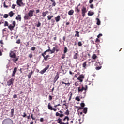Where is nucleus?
Instances as JSON below:
<instances>
[{
    "label": "nucleus",
    "mask_w": 124,
    "mask_h": 124,
    "mask_svg": "<svg viewBox=\"0 0 124 124\" xmlns=\"http://www.w3.org/2000/svg\"><path fill=\"white\" fill-rule=\"evenodd\" d=\"M56 117H59L56 120V122L59 124H69V117L68 116H65L63 120L61 118H63L64 116L63 113H60L58 112H57L55 114Z\"/></svg>",
    "instance_id": "nucleus-1"
},
{
    "label": "nucleus",
    "mask_w": 124,
    "mask_h": 124,
    "mask_svg": "<svg viewBox=\"0 0 124 124\" xmlns=\"http://www.w3.org/2000/svg\"><path fill=\"white\" fill-rule=\"evenodd\" d=\"M16 50H11L9 55V57L12 58V62L15 63H16L18 60V58L16 56Z\"/></svg>",
    "instance_id": "nucleus-2"
},
{
    "label": "nucleus",
    "mask_w": 124,
    "mask_h": 124,
    "mask_svg": "<svg viewBox=\"0 0 124 124\" xmlns=\"http://www.w3.org/2000/svg\"><path fill=\"white\" fill-rule=\"evenodd\" d=\"M48 47L49 48L48 49H47V50H45V52H44L43 53L41 54V55L44 58V60H45L46 61H47V60H48L49 59H50V56L49 55V54L46 55H47V52H49L50 51H51V49L50 48V46H48Z\"/></svg>",
    "instance_id": "nucleus-3"
},
{
    "label": "nucleus",
    "mask_w": 124,
    "mask_h": 124,
    "mask_svg": "<svg viewBox=\"0 0 124 124\" xmlns=\"http://www.w3.org/2000/svg\"><path fill=\"white\" fill-rule=\"evenodd\" d=\"M34 10H29V12L28 14H26L24 17L25 20L30 19L33 16V14Z\"/></svg>",
    "instance_id": "nucleus-4"
},
{
    "label": "nucleus",
    "mask_w": 124,
    "mask_h": 124,
    "mask_svg": "<svg viewBox=\"0 0 124 124\" xmlns=\"http://www.w3.org/2000/svg\"><path fill=\"white\" fill-rule=\"evenodd\" d=\"M2 124H13V121L11 119H5L2 122Z\"/></svg>",
    "instance_id": "nucleus-5"
},
{
    "label": "nucleus",
    "mask_w": 124,
    "mask_h": 124,
    "mask_svg": "<svg viewBox=\"0 0 124 124\" xmlns=\"http://www.w3.org/2000/svg\"><path fill=\"white\" fill-rule=\"evenodd\" d=\"M3 6L4 8H8L11 7V2L10 1H6L4 2Z\"/></svg>",
    "instance_id": "nucleus-6"
},
{
    "label": "nucleus",
    "mask_w": 124,
    "mask_h": 124,
    "mask_svg": "<svg viewBox=\"0 0 124 124\" xmlns=\"http://www.w3.org/2000/svg\"><path fill=\"white\" fill-rule=\"evenodd\" d=\"M47 107L48 109H49L50 110H53L54 111H56L57 110V108H54L53 107H52V105L51 104V103H48V105H47Z\"/></svg>",
    "instance_id": "nucleus-7"
},
{
    "label": "nucleus",
    "mask_w": 124,
    "mask_h": 124,
    "mask_svg": "<svg viewBox=\"0 0 124 124\" xmlns=\"http://www.w3.org/2000/svg\"><path fill=\"white\" fill-rule=\"evenodd\" d=\"M87 9L85 7H83L82 9H81V15L82 16L84 17L85 16V14L87 13Z\"/></svg>",
    "instance_id": "nucleus-8"
},
{
    "label": "nucleus",
    "mask_w": 124,
    "mask_h": 124,
    "mask_svg": "<svg viewBox=\"0 0 124 124\" xmlns=\"http://www.w3.org/2000/svg\"><path fill=\"white\" fill-rule=\"evenodd\" d=\"M87 89L88 86L87 85H86L85 87H84L83 86H82L81 88L80 87H78V93H79L80 92H83V90L86 91Z\"/></svg>",
    "instance_id": "nucleus-9"
},
{
    "label": "nucleus",
    "mask_w": 124,
    "mask_h": 124,
    "mask_svg": "<svg viewBox=\"0 0 124 124\" xmlns=\"http://www.w3.org/2000/svg\"><path fill=\"white\" fill-rule=\"evenodd\" d=\"M14 82V78H11V79H9V81H7V85H8L9 86L13 85Z\"/></svg>",
    "instance_id": "nucleus-10"
},
{
    "label": "nucleus",
    "mask_w": 124,
    "mask_h": 124,
    "mask_svg": "<svg viewBox=\"0 0 124 124\" xmlns=\"http://www.w3.org/2000/svg\"><path fill=\"white\" fill-rule=\"evenodd\" d=\"M49 67V65H47L46 68H45L44 69H43V70H42V71H41L40 72V73L41 74H42V75L45 74V72H46V71H47V70L48 69Z\"/></svg>",
    "instance_id": "nucleus-11"
},
{
    "label": "nucleus",
    "mask_w": 124,
    "mask_h": 124,
    "mask_svg": "<svg viewBox=\"0 0 124 124\" xmlns=\"http://www.w3.org/2000/svg\"><path fill=\"white\" fill-rule=\"evenodd\" d=\"M22 0H17L16 1V4L19 6L21 7V6L24 5V3L22 1Z\"/></svg>",
    "instance_id": "nucleus-12"
},
{
    "label": "nucleus",
    "mask_w": 124,
    "mask_h": 124,
    "mask_svg": "<svg viewBox=\"0 0 124 124\" xmlns=\"http://www.w3.org/2000/svg\"><path fill=\"white\" fill-rule=\"evenodd\" d=\"M79 54L78 50H77L76 53H75V54L74 55L73 59H75V60L78 59V58L79 57V54Z\"/></svg>",
    "instance_id": "nucleus-13"
},
{
    "label": "nucleus",
    "mask_w": 124,
    "mask_h": 124,
    "mask_svg": "<svg viewBox=\"0 0 124 124\" xmlns=\"http://www.w3.org/2000/svg\"><path fill=\"white\" fill-rule=\"evenodd\" d=\"M17 69H18V68H17V67H15L14 68L13 71L12 72V77H14V76H15V75L16 74V73L17 71Z\"/></svg>",
    "instance_id": "nucleus-14"
},
{
    "label": "nucleus",
    "mask_w": 124,
    "mask_h": 124,
    "mask_svg": "<svg viewBox=\"0 0 124 124\" xmlns=\"http://www.w3.org/2000/svg\"><path fill=\"white\" fill-rule=\"evenodd\" d=\"M84 78V76L80 75V76L78 77V79L79 81V82H83V79Z\"/></svg>",
    "instance_id": "nucleus-15"
},
{
    "label": "nucleus",
    "mask_w": 124,
    "mask_h": 124,
    "mask_svg": "<svg viewBox=\"0 0 124 124\" xmlns=\"http://www.w3.org/2000/svg\"><path fill=\"white\" fill-rule=\"evenodd\" d=\"M80 5V3L78 5V6L75 7V11L78 13H79L80 12V9H79V7Z\"/></svg>",
    "instance_id": "nucleus-16"
},
{
    "label": "nucleus",
    "mask_w": 124,
    "mask_h": 124,
    "mask_svg": "<svg viewBox=\"0 0 124 124\" xmlns=\"http://www.w3.org/2000/svg\"><path fill=\"white\" fill-rule=\"evenodd\" d=\"M49 13V11H43L42 13V16L43 17H45L46 15L47 14H48Z\"/></svg>",
    "instance_id": "nucleus-17"
},
{
    "label": "nucleus",
    "mask_w": 124,
    "mask_h": 124,
    "mask_svg": "<svg viewBox=\"0 0 124 124\" xmlns=\"http://www.w3.org/2000/svg\"><path fill=\"white\" fill-rule=\"evenodd\" d=\"M63 84H64L65 85V86H66V85H67V87H69V86L71 84V83L69 82L68 80H67V83H65L64 81H62V82L61 84V85H62Z\"/></svg>",
    "instance_id": "nucleus-18"
},
{
    "label": "nucleus",
    "mask_w": 124,
    "mask_h": 124,
    "mask_svg": "<svg viewBox=\"0 0 124 124\" xmlns=\"http://www.w3.org/2000/svg\"><path fill=\"white\" fill-rule=\"evenodd\" d=\"M55 19L56 22L58 23V22H59L61 19L60 16L58 15L55 18Z\"/></svg>",
    "instance_id": "nucleus-19"
},
{
    "label": "nucleus",
    "mask_w": 124,
    "mask_h": 124,
    "mask_svg": "<svg viewBox=\"0 0 124 124\" xmlns=\"http://www.w3.org/2000/svg\"><path fill=\"white\" fill-rule=\"evenodd\" d=\"M59 76L58 74H57L56 76L54 78V83H56V82L59 79Z\"/></svg>",
    "instance_id": "nucleus-20"
},
{
    "label": "nucleus",
    "mask_w": 124,
    "mask_h": 124,
    "mask_svg": "<svg viewBox=\"0 0 124 124\" xmlns=\"http://www.w3.org/2000/svg\"><path fill=\"white\" fill-rule=\"evenodd\" d=\"M94 12H93L92 11H88V13H87V15L89 16H92L94 15Z\"/></svg>",
    "instance_id": "nucleus-21"
},
{
    "label": "nucleus",
    "mask_w": 124,
    "mask_h": 124,
    "mask_svg": "<svg viewBox=\"0 0 124 124\" xmlns=\"http://www.w3.org/2000/svg\"><path fill=\"white\" fill-rule=\"evenodd\" d=\"M74 13V11L73 10H71L68 11V14L69 16H72Z\"/></svg>",
    "instance_id": "nucleus-22"
},
{
    "label": "nucleus",
    "mask_w": 124,
    "mask_h": 124,
    "mask_svg": "<svg viewBox=\"0 0 124 124\" xmlns=\"http://www.w3.org/2000/svg\"><path fill=\"white\" fill-rule=\"evenodd\" d=\"M33 74V71H31L30 73H29V74L27 75L28 78L30 79L31 77V75Z\"/></svg>",
    "instance_id": "nucleus-23"
},
{
    "label": "nucleus",
    "mask_w": 124,
    "mask_h": 124,
    "mask_svg": "<svg viewBox=\"0 0 124 124\" xmlns=\"http://www.w3.org/2000/svg\"><path fill=\"white\" fill-rule=\"evenodd\" d=\"M15 13H13L12 11H10V13H9V16L10 17H12L14 16Z\"/></svg>",
    "instance_id": "nucleus-24"
},
{
    "label": "nucleus",
    "mask_w": 124,
    "mask_h": 124,
    "mask_svg": "<svg viewBox=\"0 0 124 124\" xmlns=\"http://www.w3.org/2000/svg\"><path fill=\"white\" fill-rule=\"evenodd\" d=\"M96 20H97L96 24L98 25H100V24H101L100 19L98 18H96Z\"/></svg>",
    "instance_id": "nucleus-25"
},
{
    "label": "nucleus",
    "mask_w": 124,
    "mask_h": 124,
    "mask_svg": "<svg viewBox=\"0 0 124 124\" xmlns=\"http://www.w3.org/2000/svg\"><path fill=\"white\" fill-rule=\"evenodd\" d=\"M63 108H64V109H66L67 108H68V105H67L66 103H64L63 104Z\"/></svg>",
    "instance_id": "nucleus-26"
},
{
    "label": "nucleus",
    "mask_w": 124,
    "mask_h": 124,
    "mask_svg": "<svg viewBox=\"0 0 124 124\" xmlns=\"http://www.w3.org/2000/svg\"><path fill=\"white\" fill-rule=\"evenodd\" d=\"M87 62L85 61L83 64H82V67L84 68H87Z\"/></svg>",
    "instance_id": "nucleus-27"
},
{
    "label": "nucleus",
    "mask_w": 124,
    "mask_h": 124,
    "mask_svg": "<svg viewBox=\"0 0 124 124\" xmlns=\"http://www.w3.org/2000/svg\"><path fill=\"white\" fill-rule=\"evenodd\" d=\"M16 20H18L20 21L21 20V15H18V16L16 17Z\"/></svg>",
    "instance_id": "nucleus-28"
},
{
    "label": "nucleus",
    "mask_w": 124,
    "mask_h": 124,
    "mask_svg": "<svg viewBox=\"0 0 124 124\" xmlns=\"http://www.w3.org/2000/svg\"><path fill=\"white\" fill-rule=\"evenodd\" d=\"M54 17V16L53 15H48L47 16V19L48 20H50L52 19V18Z\"/></svg>",
    "instance_id": "nucleus-29"
},
{
    "label": "nucleus",
    "mask_w": 124,
    "mask_h": 124,
    "mask_svg": "<svg viewBox=\"0 0 124 124\" xmlns=\"http://www.w3.org/2000/svg\"><path fill=\"white\" fill-rule=\"evenodd\" d=\"M75 32L76 33L75 35V36H77L78 37H79V32H78V31H76Z\"/></svg>",
    "instance_id": "nucleus-30"
},
{
    "label": "nucleus",
    "mask_w": 124,
    "mask_h": 124,
    "mask_svg": "<svg viewBox=\"0 0 124 124\" xmlns=\"http://www.w3.org/2000/svg\"><path fill=\"white\" fill-rule=\"evenodd\" d=\"M92 58L93 60H95L96 58H97V56L95 54H93L92 56Z\"/></svg>",
    "instance_id": "nucleus-31"
},
{
    "label": "nucleus",
    "mask_w": 124,
    "mask_h": 124,
    "mask_svg": "<svg viewBox=\"0 0 124 124\" xmlns=\"http://www.w3.org/2000/svg\"><path fill=\"white\" fill-rule=\"evenodd\" d=\"M50 54H54L55 52V47H53V49L52 50H50Z\"/></svg>",
    "instance_id": "nucleus-32"
},
{
    "label": "nucleus",
    "mask_w": 124,
    "mask_h": 124,
    "mask_svg": "<svg viewBox=\"0 0 124 124\" xmlns=\"http://www.w3.org/2000/svg\"><path fill=\"white\" fill-rule=\"evenodd\" d=\"M8 28L10 30V31H13V30L14 29V26L12 25H9L8 26Z\"/></svg>",
    "instance_id": "nucleus-33"
},
{
    "label": "nucleus",
    "mask_w": 124,
    "mask_h": 124,
    "mask_svg": "<svg viewBox=\"0 0 124 124\" xmlns=\"http://www.w3.org/2000/svg\"><path fill=\"white\" fill-rule=\"evenodd\" d=\"M80 84V81H76V82L75 83V86L78 87L79 86Z\"/></svg>",
    "instance_id": "nucleus-34"
},
{
    "label": "nucleus",
    "mask_w": 124,
    "mask_h": 124,
    "mask_svg": "<svg viewBox=\"0 0 124 124\" xmlns=\"http://www.w3.org/2000/svg\"><path fill=\"white\" fill-rule=\"evenodd\" d=\"M78 46H82L83 45V44H82V42L79 41L78 42Z\"/></svg>",
    "instance_id": "nucleus-35"
},
{
    "label": "nucleus",
    "mask_w": 124,
    "mask_h": 124,
    "mask_svg": "<svg viewBox=\"0 0 124 124\" xmlns=\"http://www.w3.org/2000/svg\"><path fill=\"white\" fill-rule=\"evenodd\" d=\"M14 114V108H13L11 109V115L13 117Z\"/></svg>",
    "instance_id": "nucleus-36"
},
{
    "label": "nucleus",
    "mask_w": 124,
    "mask_h": 124,
    "mask_svg": "<svg viewBox=\"0 0 124 124\" xmlns=\"http://www.w3.org/2000/svg\"><path fill=\"white\" fill-rule=\"evenodd\" d=\"M87 108L85 107L83 108V112L84 114H87Z\"/></svg>",
    "instance_id": "nucleus-37"
},
{
    "label": "nucleus",
    "mask_w": 124,
    "mask_h": 124,
    "mask_svg": "<svg viewBox=\"0 0 124 124\" xmlns=\"http://www.w3.org/2000/svg\"><path fill=\"white\" fill-rule=\"evenodd\" d=\"M55 51H56L57 52H58L60 51V49H59V46H55Z\"/></svg>",
    "instance_id": "nucleus-38"
},
{
    "label": "nucleus",
    "mask_w": 124,
    "mask_h": 124,
    "mask_svg": "<svg viewBox=\"0 0 124 124\" xmlns=\"http://www.w3.org/2000/svg\"><path fill=\"white\" fill-rule=\"evenodd\" d=\"M68 51V49L66 47V46H64V54H65Z\"/></svg>",
    "instance_id": "nucleus-39"
},
{
    "label": "nucleus",
    "mask_w": 124,
    "mask_h": 124,
    "mask_svg": "<svg viewBox=\"0 0 124 124\" xmlns=\"http://www.w3.org/2000/svg\"><path fill=\"white\" fill-rule=\"evenodd\" d=\"M41 23L40 21H38V23L36 24V26L37 27H41Z\"/></svg>",
    "instance_id": "nucleus-40"
},
{
    "label": "nucleus",
    "mask_w": 124,
    "mask_h": 124,
    "mask_svg": "<svg viewBox=\"0 0 124 124\" xmlns=\"http://www.w3.org/2000/svg\"><path fill=\"white\" fill-rule=\"evenodd\" d=\"M70 95L69 96V101H70L72 98V94H73V93L72 92H70Z\"/></svg>",
    "instance_id": "nucleus-41"
},
{
    "label": "nucleus",
    "mask_w": 124,
    "mask_h": 124,
    "mask_svg": "<svg viewBox=\"0 0 124 124\" xmlns=\"http://www.w3.org/2000/svg\"><path fill=\"white\" fill-rule=\"evenodd\" d=\"M76 101H77L78 102H79L80 101V99H79V96H77L75 98Z\"/></svg>",
    "instance_id": "nucleus-42"
},
{
    "label": "nucleus",
    "mask_w": 124,
    "mask_h": 124,
    "mask_svg": "<svg viewBox=\"0 0 124 124\" xmlns=\"http://www.w3.org/2000/svg\"><path fill=\"white\" fill-rule=\"evenodd\" d=\"M9 16L8 14H5L3 16V17L6 19Z\"/></svg>",
    "instance_id": "nucleus-43"
},
{
    "label": "nucleus",
    "mask_w": 124,
    "mask_h": 124,
    "mask_svg": "<svg viewBox=\"0 0 124 124\" xmlns=\"http://www.w3.org/2000/svg\"><path fill=\"white\" fill-rule=\"evenodd\" d=\"M65 114L66 115H69V110L67 109L66 112H65Z\"/></svg>",
    "instance_id": "nucleus-44"
},
{
    "label": "nucleus",
    "mask_w": 124,
    "mask_h": 124,
    "mask_svg": "<svg viewBox=\"0 0 124 124\" xmlns=\"http://www.w3.org/2000/svg\"><path fill=\"white\" fill-rule=\"evenodd\" d=\"M12 24L13 25V26L14 27V28L15 27L16 25V22L15 21H13Z\"/></svg>",
    "instance_id": "nucleus-45"
},
{
    "label": "nucleus",
    "mask_w": 124,
    "mask_h": 124,
    "mask_svg": "<svg viewBox=\"0 0 124 124\" xmlns=\"http://www.w3.org/2000/svg\"><path fill=\"white\" fill-rule=\"evenodd\" d=\"M23 118H25L27 117V113L26 112L23 113V115H22Z\"/></svg>",
    "instance_id": "nucleus-46"
},
{
    "label": "nucleus",
    "mask_w": 124,
    "mask_h": 124,
    "mask_svg": "<svg viewBox=\"0 0 124 124\" xmlns=\"http://www.w3.org/2000/svg\"><path fill=\"white\" fill-rule=\"evenodd\" d=\"M102 68V66H100V67H97L95 68V69L96 70H99L101 69V68Z\"/></svg>",
    "instance_id": "nucleus-47"
},
{
    "label": "nucleus",
    "mask_w": 124,
    "mask_h": 124,
    "mask_svg": "<svg viewBox=\"0 0 124 124\" xmlns=\"http://www.w3.org/2000/svg\"><path fill=\"white\" fill-rule=\"evenodd\" d=\"M61 58L64 59L65 58V54H62Z\"/></svg>",
    "instance_id": "nucleus-48"
},
{
    "label": "nucleus",
    "mask_w": 124,
    "mask_h": 124,
    "mask_svg": "<svg viewBox=\"0 0 124 124\" xmlns=\"http://www.w3.org/2000/svg\"><path fill=\"white\" fill-rule=\"evenodd\" d=\"M80 106L81 108H83L85 107V104L84 103H80Z\"/></svg>",
    "instance_id": "nucleus-49"
},
{
    "label": "nucleus",
    "mask_w": 124,
    "mask_h": 124,
    "mask_svg": "<svg viewBox=\"0 0 124 124\" xmlns=\"http://www.w3.org/2000/svg\"><path fill=\"white\" fill-rule=\"evenodd\" d=\"M31 118L32 120H35L36 118L35 117H33V114L32 113L31 115Z\"/></svg>",
    "instance_id": "nucleus-50"
},
{
    "label": "nucleus",
    "mask_w": 124,
    "mask_h": 124,
    "mask_svg": "<svg viewBox=\"0 0 124 124\" xmlns=\"http://www.w3.org/2000/svg\"><path fill=\"white\" fill-rule=\"evenodd\" d=\"M95 42L96 43H100V40H99V39H98V38H96V40H95Z\"/></svg>",
    "instance_id": "nucleus-51"
},
{
    "label": "nucleus",
    "mask_w": 124,
    "mask_h": 124,
    "mask_svg": "<svg viewBox=\"0 0 124 124\" xmlns=\"http://www.w3.org/2000/svg\"><path fill=\"white\" fill-rule=\"evenodd\" d=\"M16 6V4H13V5H12V8L13 9H14Z\"/></svg>",
    "instance_id": "nucleus-52"
},
{
    "label": "nucleus",
    "mask_w": 124,
    "mask_h": 124,
    "mask_svg": "<svg viewBox=\"0 0 124 124\" xmlns=\"http://www.w3.org/2000/svg\"><path fill=\"white\" fill-rule=\"evenodd\" d=\"M103 36V34H101V33H100V34H99L98 35L97 37H98V38H100V37H101V36Z\"/></svg>",
    "instance_id": "nucleus-53"
},
{
    "label": "nucleus",
    "mask_w": 124,
    "mask_h": 124,
    "mask_svg": "<svg viewBox=\"0 0 124 124\" xmlns=\"http://www.w3.org/2000/svg\"><path fill=\"white\" fill-rule=\"evenodd\" d=\"M5 27H6L7 26H8V23L7 21H5V24H4Z\"/></svg>",
    "instance_id": "nucleus-54"
},
{
    "label": "nucleus",
    "mask_w": 124,
    "mask_h": 124,
    "mask_svg": "<svg viewBox=\"0 0 124 124\" xmlns=\"http://www.w3.org/2000/svg\"><path fill=\"white\" fill-rule=\"evenodd\" d=\"M44 118H43V117H41V118L40 119V122H44Z\"/></svg>",
    "instance_id": "nucleus-55"
},
{
    "label": "nucleus",
    "mask_w": 124,
    "mask_h": 124,
    "mask_svg": "<svg viewBox=\"0 0 124 124\" xmlns=\"http://www.w3.org/2000/svg\"><path fill=\"white\" fill-rule=\"evenodd\" d=\"M52 96L51 95L49 96V101H52Z\"/></svg>",
    "instance_id": "nucleus-56"
},
{
    "label": "nucleus",
    "mask_w": 124,
    "mask_h": 124,
    "mask_svg": "<svg viewBox=\"0 0 124 124\" xmlns=\"http://www.w3.org/2000/svg\"><path fill=\"white\" fill-rule=\"evenodd\" d=\"M35 46H32V47H31V50H32V51H35Z\"/></svg>",
    "instance_id": "nucleus-57"
},
{
    "label": "nucleus",
    "mask_w": 124,
    "mask_h": 124,
    "mask_svg": "<svg viewBox=\"0 0 124 124\" xmlns=\"http://www.w3.org/2000/svg\"><path fill=\"white\" fill-rule=\"evenodd\" d=\"M29 58H32V54H29Z\"/></svg>",
    "instance_id": "nucleus-58"
},
{
    "label": "nucleus",
    "mask_w": 124,
    "mask_h": 124,
    "mask_svg": "<svg viewBox=\"0 0 124 124\" xmlns=\"http://www.w3.org/2000/svg\"><path fill=\"white\" fill-rule=\"evenodd\" d=\"M13 98L16 99L17 98V95L16 94H15L13 95Z\"/></svg>",
    "instance_id": "nucleus-59"
},
{
    "label": "nucleus",
    "mask_w": 124,
    "mask_h": 124,
    "mask_svg": "<svg viewBox=\"0 0 124 124\" xmlns=\"http://www.w3.org/2000/svg\"><path fill=\"white\" fill-rule=\"evenodd\" d=\"M51 21L53 24H54L55 20L54 19H51Z\"/></svg>",
    "instance_id": "nucleus-60"
},
{
    "label": "nucleus",
    "mask_w": 124,
    "mask_h": 124,
    "mask_svg": "<svg viewBox=\"0 0 124 124\" xmlns=\"http://www.w3.org/2000/svg\"><path fill=\"white\" fill-rule=\"evenodd\" d=\"M90 8H91V9H93V8H94L93 4H91V5H90Z\"/></svg>",
    "instance_id": "nucleus-61"
},
{
    "label": "nucleus",
    "mask_w": 124,
    "mask_h": 124,
    "mask_svg": "<svg viewBox=\"0 0 124 124\" xmlns=\"http://www.w3.org/2000/svg\"><path fill=\"white\" fill-rule=\"evenodd\" d=\"M40 10L39 9H38V10H36V14L40 13Z\"/></svg>",
    "instance_id": "nucleus-62"
},
{
    "label": "nucleus",
    "mask_w": 124,
    "mask_h": 124,
    "mask_svg": "<svg viewBox=\"0 0 124 124\" xmlns=\"http://www.w3.org/2000/svg\"><path fill=\"white\" fill-rule=\"evenodd\" d=\"M94 0H89V4H92Z\"/></svg>",
    "instance_id": "nucleus-63"
},
{
    "label": "nucleus",
    "mask_w": 124,
    "mask_h": 124,
    "mask_svg": "<svg viewBox=\"0 0 124 124\" xmlns=\"http://www.w3.org/2000/svg\"><path fill=\"white\" fill-rule=\"evenodd\" d=\"M0 43L2 45L4 44L3 41L2 40L0 41Z\"/></svg>",
    "instance_id": "nucleus-64"
}]
</instances>
